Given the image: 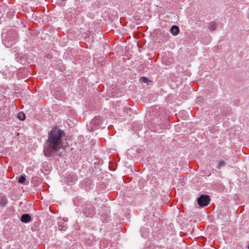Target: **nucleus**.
I'll list each match as a JSON object with an SVG mask.
<instances>
[{
    "instance_id": "1",
    "label": "nucleus",
    "mask_w": 249,
    "mask_h": 249,
    "mask_svg": "<svg viewBox=\"0 0 249 249\" xmlns=\"http://www.w3.org/2000/svg\"><path fill=\"white\" fill-rule=\"evenodd\" d=\"M65 132L57 127L53 128L48 134V138L43 144V153L46 157L54 156L64 145Z\"/></svg>"
},
{
    "instance_id": "2",
    "label": "nucleus",
    "mask_w": 249,
    "mask_h": 249,
    "mask_svg": "<svg viewBox=\"0 0 249 249\" xmlns=\"http://www.w3.org/2000/svg\"><path fill=\"white\" fill-rule=\"evenodd\" d=\"M107 120L99 116L95 117L94 118L87 124V129L90 131H93L94 130L101 127L102 129L106 127Z\"/></svg>"
},
{
    "instance_id": "3",
    "label": "nucleus",
    "mask_w": 249,
    "mask_h": 249,
    "mask_svg": "<svg viewBox=\"0 0 249 249\" xmlns=\"http://www.w3.org/2000/svg\"><path fill=\"white\" fill-rule=\"evenodd\" d=\"M17 69L13 66L10 67H6L5 69L0 71L1 73L6 79H11L14 75L16 72Z\"/></svg>"
},
{
    "instance_id": "4",
    "label": "nucleus",
    "mask_w": 249,
    "mask_h": 249,
    "mask_svg": "<svg viewBox=\"0 0 249 249\" xmlns=\"http://www.w3.org/2000/svg\"><path fill=\"white\" fill-rule=\"evenodd\" d=\"M81 210L83 213L89 215L94 213V208L90 203H87L82 206Z\"/></svg>"
},
{
    "instance_id": "5",
    "label": "nucleus",
    "mask_w": 249,
    "mask_h": 249,
    "mask_svg": "<svg viewBox=\"0 0 249 249\" xmlns=\"http://www.w3.org/2000/svg\"><path fill=\"white\" fill-rule=\"evenodd\" d=\"M197 201L198 204L200 206H206L210 203V196L208 195H201L197 198Z\"/></svg>"
},
{
    "instance_id": "6",
    "label": "nucleus",
    "mask_w": 249,
    "mask_h": 249,
    "mask_svg": "<svg viewBox=\"0 0 249 249\" xmlns=\"http://www.w3.org/2000/svg\"><path fill=\"white\" fill-rule=\"evenodd\" d=\"M28 75V71L26 68L20 69L17 71V75L19 78H23L27 76Z\"/></svg>"
},
{
    "instance_id": "7",
    "label": "nucleus",
    "mask_w": 249,
    "mask_h": 249,
    "mask_svg": "<svg viewBox=\"0 0 249 249\" xmlns=\"http://www.w3.org/2000/svg\"><path fill=\"white\" fill-rule=\"evenodd\" d=\"M67 179L69 183L71 185L77 180V177L74 173H71L67 175Z\"/></svg>"
},
{
    "instance_id": "8",
    "label": "nucleus",
    "mask_w": 249,
    "mask_h": 249,
    "mask_svg": "<svg viewBox=\"0 0 249 249\" xmlns=\"http://www.w3.org/2000/svg\"><path fill=\"white\" fill-rule=\"evenodd\" d=\"M22 222L27 223L31 220V217L29 214H23L20 218Z\"/></svg>"
},
{
    "instance_id": "9",
    "label": "nucleus",
    "mask_w": 249,
    "mask_h": 249,
    "mask_svg": "<svg viewBox=\"0 0 249 249\" xmlns=\"http://www.w3.org/2000/svg\"><path fill=\"white\" fill-rule=\"evenodd\" d=\"M85 189L89 191L93 188V184L91 180L88 179L85 182Z\"/></svg>"
},
{
    "instance_id": "10",
    "label": "nucleus",
    "mask_w": 249,
    "mask_h": 249,
    "mask_svg": "<svg viewBox=\"0 0 249 249\" xmlns=\"http://www.w3.org/2000/svg\"><path fill=\"white\" fill-rule=\"evenodd\" d=\"M179 32V29L178 26L173 25L170 29V32L173 36H177Z\"/></svg>"
},
{
    "instance_id": "11",
    "label": "nucleus",
    "mask_w": 249,
    "mask_h": 249,
    "mask_svg": "<svg viewBox=\"0 0 249 249\" xmlns=\"http://www.w3.org/2000/svg\"><path fill=\"white\" fill-rule=\"evenodd\" d=\"M8 200L5 196H1L0 197V206L4 207L7 204Z\"/></svg>"
},
{
    "instance_id": "12",
    "label": "nucleus",
    "mask_w": 249,
    "mask_h": 249,
    "mask_svg": "<svg viewBox=\"0 0 249 249\" xmlns=\"http://www.w3.org/2000/svg\"><path fill=\"white\" fill-rule=\"evenodd\" d=\"M58 229L59 231H64L67 229V225L65 222H61L58 226Z\"/></svg>"
},
{
    "instance_id": "13",
    "label": "nucleus",
    "mask_w": 249,
    "mask_h": 249,
    "mask_svg": "<svg viewBox=\"0 0 249 249\" xmlns=\"http://www.w3.org/2000/svg\"><path fill=\"white\" fill-rule=\"evenodd\" d=\"M116 218H117V220L114 223H112V225H113V226H115L117 227V231H119V227H118V225L121 222V219H120V216L117 213L116 214Z\"/></svg>"
},
{
    "instance_id": "14",
    "label": "nucleus",
    "mask_w": 249,
    "mask_h": 249,
    "mask_svg": "<svg viewBox=\"0 0 249 249\" xmlns=\"http://www.w3.org/2000/svg\"><path fill=\"white\" fill-rule=\"evenodd\" d=\"M217 24L214 21L210 22L209 25V29L211 30H215L217 28Z\"/></svg>"
},
{
    "instance_id": "15",
    "label": "nucleus",
    "mask_w": 249,
    "mask_h": 249,
    "mask_svg": "<svg viewBox=\"0 0 249 249\" xmlns=\"http://www.w3.org/2000/svg\"><path fill=\"white\" fill-rule=\"evenodd\" d=\"M25 114L23 112H20L18 114V118L20 120L23 121L25 119Z\"/></svg>"
},
{
    "instance_id": "16",
    "label": "nucleus",
    "mask_w": 249,
    "mask_h": 249,
    "mask_svg": "<svg viewBox=\"0 0 249 249\" xmlns=\"http://www.w3.org/2000/svg\"><path fill=\"white\" fill-rule=\"evenodd\" d=\"M225 165V162L224 160H221L218 161L217 168L218 169H220L222 166H224Z\"/></svg>"
},
{
    "instance_id": "17",
    "label": "nucleus",
    "mask_w": 249,
    "mask_h": 249,
    "mask_svg": "<svg viewBox=\"0 0 249 249\" xmlns=\"http://www.w3.org/2000/svg\"><path fill=\"white\" fill-rule=\"evenodd\" d=\"M25 180H26L25 177L23 175H21L19 177L18 179V181L20 183H24V182L25 181Z\"/></svg>"
},
{
    "instance_id": "18",
    "label": "nucleus",
    "mask_w": 249,
    "mask_h": 249,
    "mask_svg": "<svg viewBox=\"0 0 249 249\" xmlns=\"http://www.w3.org/2000/svg\"><path fill=\"white\" fill-rule=\"evenodd\" d=\"M140 80L142 82L146 83L149 81V79L145 76H142Z\"/></svg>"
},
{
    "instance_id": "19",
    "label": "nucleus",
    "mask_w": 249,
    "mask_h": 249,
    "mask_svg": "<svg viewBox=\"0 0 249 249\" xmlns=\"http://www.w3.org/2000/svg\"><path fill=\"white\" fill-rule=\"evenodd\" d=\"M101 219L103 221L104 223H107L108 221V218H107V219H103V216L101 217Z\"/></svg>"
},
{
    "instance_id": "20",
    "label": "nucleus",
    "mask_w": 249,
    "mask_h": 249,
    "mask_svg": "<svg viewBox=\"0 0 249 249\" xmlns=\"http://www.w3.org/2000/svg\"><path fill=\"white\" fill-rule=\"evenodd\" d=\"M4 20V17H0V24Z\"/></svg>"
},
{
    "instance_id": "21",
    "label": "nucleus",
    "mask_w": 249,
    "mask_h": 249,
    "mask_svg": "<svg viewBox=\"0 0 249 249\" xmlns=\"http://www.w3.org/2000/svg\"><path fill=\"white\" fill-rule=\"evenodd\" d=\"M110 164H111V161L110 160ZM109 170H110H110H113V171H114V170H115V168H112V167H111V166L110 165V168H109Z\"/></svg>"
},
{
    "instance_id": "22",
    "label": "nucleus",
    "mask_w": 249,
    "mask_h": 249,
    "mask_svg": "<svg viewBox=\"0 0 249 249\" xmlns=\"http://www.w3.org/2000/svg\"><path fill=\"white\" fill-rule=\"evenodd\" d=\"M113 96H114L113 95H111V94L110 93V95H109L110 97H113Z\"/></svg>"
},
{
    "instance_id": "23",
    "label": "nucleus",
    "mask_w": 249,
    "mask_h": 249,
    "mask_svg": "<svg viewBox=\"0 0 249 249\" xmlns=\"http://www.w3.org/2000/svg\"><path fill=\"white\" fill-rule=\"evenodd\" d=\"M145 228H142V231H143V230H145Z\"/></svg>"
},
{
    "instance_id": "24",
    "label": "nucleus",
    "mask_w": 249,
    "mask_h": 249,
    "mask_svg": "<svg viewBox=\"0 0 249 249\" xmlns=\"http://www.w3.org/2000/svg\"><path fill=\"white\" fill-rule=\"evenodd\" d=\"M116 236H117V238H118V234H117V235H116Z\"/></svg>"
},
{
    "instance_id": "25",
    "label": "nucleus",
    "mask_w": 249,
    "mask_h": 249,
    "mask_svg": "<svg viewBox=\"0 0 249 249\" xmlns=\"http://www.w3.org/2000/svg\"><path fill=\"white\" fill-rule=\"evenodd\" d=\"M7 47H10V46H9V45H7Z\"/></svg>"
}]
</instances>
